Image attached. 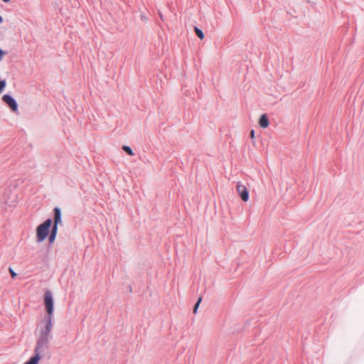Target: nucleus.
Instances as JSON below:
<instances>
[{
    "label": "nucleus",
    "instance_id": "nucleus-12",
    "mask_svg": "<svg viewBox=\"0 0 364 364\" xmlns=\"http://www.w3.org/2000/svg\"><path fill=\"white\" fill-rule=\"evenodd\" d=\"M201 300H202V299L200 297V298L198 299V300L197 301L196 304H195V306H194V309H193V313H194V314H196V313L197 309H198V306H199L200 303L201 302Z\"/></svg>",
    "mask_w": 364,
    "mask_h": 364
},
{
    "label": "nucleus",
    "instance_id": "nucleus-2",
    "mask_svg": "<svg viewBox=\"0 0 364 364\" xmlns=\"http://www.w3.org/2000/svg\"><path fill=\"white\" fill-rule=\"evenodd\" d=\"M51 225V219H47L45 222L37 227L36 239L38 242H43L48 236Z\"/></svg>",
    "mask_w": 364,
    "mask_h": 364
},
{
    "label": "nucleus",
    "instance_id": "nucleus-8",
    "mask_svg": "<svg viewBox=\"0 0 364 364\" xmlns=\"http://www.w3.org/2000/svg\"><path fill=\"white\" fill-rule=\"evenodd\" d=\"M57 232H58L57 228L53 227L52 230H51V232H50V234L49 235V238H48L50 243H53L55 241L56 235H57Z\"/></svg>",
    "mask_w": 364,
    "mask_h": 364
},
{
    "label": "nucleus",
    "instance_id": "nucleus-17",
    "mask_svg": "<svg viewBox=\"0 0 364 364\" xmlns=\"http://www.w3.org/2000/svg\"><path fill=\"white\" fill-rule=\"evenodd\" d=\"M4 2H9L11 0H3Z\"/></svg>",
    "mask_w": 364,
    "mask_h": 364
},
{
    "label": "nucleus",
    "instance_id": "nucleus-13",
    "mask_svg": "<svg viewBox=\"0 0 364 364\" xmlns=\"http://www.w3.org/2000/svg\"><path fill=\"white\" fill-rule=\"evenodd\" d=\"M9 272H10V274H11V277H12L13 279H14V278H16V277L17 274H16V273L14 271V269H13L12 268L9 267Z\"/></svg>",
    "mask_w": 364,
    "mask_h": 364
},
{
    "label": "nucleus",
    "instance_id": "nucleus-16",
    "mask_svg": "<svg viewBox=\"0 0 364 364\" xmlns=\"http://www.w3.org/2000/svg\"><path fill=\"white\" fill-rule=\"evenodd\" d=\"M3 22V18L2 17L0 16V23H1Z\"/></svg>",
    "mask_w": 364,
    "mask_h": 364
},
{
    "label": "nucleus",
    "instance_id": "nucleus-15",
    "mask_svg": "<svg viewBox=\"0 0 364 364\" xmlns=\"http://www.w3.org/2000/svg\"><path fill=\"white\" fill-rule=\"evenodd\" d=\"M250 137H251L252 139H254V138H255V132H254V130H252V131L250 132Z\"/></svg>",
    "mask_w": 364,
    "mask_h": 364
},
{
    "label": "nucleus",
    "instance_id": "nucleus-1",
    "mask_svg": "<svg viewBox=\"0 0 364 364\" xmlns=\"http://www.w3.org/2000/svg\"><path fill=\"white\" fill-rule=\"evenodd\" d=\"M44 304L48 315L43 321L45 328L41 331L40 335L43 341H47L53 327V299L50 291H47L44 294Z\"/></svg>",
    "mask_w": 364,
    "mask_h": 364
},
{
    "label": "nucleus",
    "instance_id": "nucleus-10",
    "mask_svg": "<svg viewBox=\"0 0 364 364\" xmlns=\"http://www.w3.org/2000/svg\"><path fill=\"white\" fill-rule=\"evenodd\" d=\"M122 149L129 156H133L134 155V152H133V151L132 150V149L129 146H123Z\"/></svg>",
    "mask_w": 364,
    "mask_h": 364
},
{
    "label": "nucleus",
    "instance_id": "nucleus-4",
    "mask_svg": "<svg viewBox=\"0 0 364 364\" xmlns=\"http://www.w3.org/2000/svg\"><path fill=\"white\" fill-rule=\"evenodd\" d=\"M236 189L241 199L243 201L247 202L249 199V193L246 186L240 183H237Z\"/></svg>",
    "mask_w": 364,
    "mask_h": 364
},
{
    "label": "nucleus",
    "instance_id": "nucleus-5",
    "mask_svg": "<svg viewBox=\"0 0 364 364\" xmlns=\"http://www.w3.org/2000/svg\"><path fill=\"white\" fill-rule=\"evenodd\" d=\"M2 100L8 105V106L14 111L16 112L18 109L17 103L15 100L9 95H4L2 97Z\"/></svg>",
    "mask_w": 364,
    "mask_h": 364
},
{
    "label": "nucleus",
    "instance_id": "nucleus-14",
    "mask_svg": "<svg viewBox=\"0 0 364 364\" xmlns=\"http://www.w3.org/2000/svg\"><path fill=\"white\" fill-rule=\"evenodd\" d=\"M6 53L0 48V61L4 58Z\"/></svg>",
    "mask_w": 364,
    "mask_h": 364
},
{
    "label": "nucleus",
    "instance_id": "nucleus-6",
    "mask_svg": "<svg viewBox=\"0 0 364 364\" xmlns=\"http://www.w3.org/2000/svg\"><path fill=\"white\" fill-rule=\"evenodd\" d=\"M62 223L61 220V212L60 208H54V221H53V226L58 228V225H60Z\"/></svg>",
    "mask_w": 364,
    "mask_h": 364
},
{
    "label": "nucleus",
    "instance_id": "nucleus-3",
    "mask_svg": "<svg viewBox=\"0 0 364 364\" xmlns=\"http://www.w3.org/2000/svg\"><path fill=\"white\" fill-rule=\"evenodd\" d=\"M46 341H43L39 338V341L37 342L36 346L35 348L34 352L35 355L32 356L25 364H38L39 360L41 358V345L42 343H46Z\"/></svg>",
    "mask_w": 364,
    "mask_h": 364
},
{
    "label": "nucleus",
    "instance_id": "nucleus-7",
    "mask_svg": "<svg viewBox=\"0 0 364 364\" xmlns=\"http://www.w3.org/2000/svg\"><path fill=\"white\" fill-rule=\"evenodd\" d=\"M269 119H268V117L265 114H263L260 118H259V126L263 128V129H265L267 127H268L269 126Z\"/></svg>",
    "mask_w": 364,
    "mask_h": 364
},
{
    "label": "nucleus",
    "instance_id": "nucleus-9",
    "mask_svg": "<svg viewBox=\"0 0 364 364\" xmlns=\"http://www.w3.org/2000/svg\"><path fill=\"white\" fill-rule=\"evenodd\" d=\"M195 32H196V34L197 35V36L200 38V39H203L204 38V34L203 33V31L199 29L197 27H195Z\"/></svg>",
    "mask_w": 364,
    "mask_h": 364
},
{
    "label": "nucleus",
    "instance_id": "nucleus-11",
    "mask_svg": "<svg viewBox=\"0 0 364 364\" xmlns=\"http://www.w3.org/2000/svg\"><path fill=\"white\" fill-rule=\"evenodd\" d=\"M6 82L5 80H0V93L2 92V91L6 87Z\"/></svg>",
    "mask_w": 364,
    "mask_h": 364
}]
</instances>
